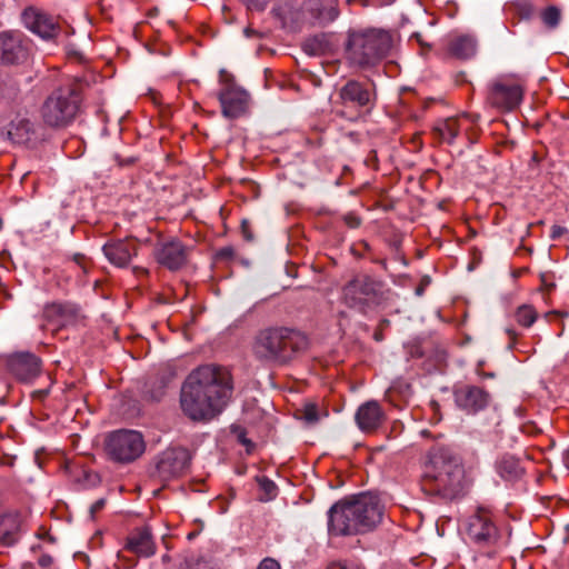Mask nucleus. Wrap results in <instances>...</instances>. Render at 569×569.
<instances>
[{
    "label": "nucleus",
    "instance_id": "1",
    "mask_svg": "<svg viewBox=\"0 0 569 569\" xmlns=\"http://www.w3.org/2000/svg\"><path fill=\"white\" fill-rule=\"evenodd\" d=\"M231 392V375L226 368L200 366L182 385L181 409L193 421L210 420L222 410Z\"/></svg>",
    "mask_w": 569,
    "mask_h": 569
},
{
    "label": "nucleus",
    "instance_id": "2",
    "mask_svg": "<svg viewBox=\"0 0 569 569\" xmlns=\"http://www.w3.org/2000/svg\"><path fill=\"white\" fill-rule=\"evenodd\" d=\"M423 477L447 499L465 496L471 485L462 457L452 447L439 443L426 453Z\"/></svg>",
    "mask_w": 569,
    "mask_h": 569
},
{
    "label": "nucleus",
    "instance_id": "3",
    "mask_svg": "<svg viewBox=\"0 0 569 569\" xmlns=\"http://www.w3.org/2000/svg\"><path fill=\"white\" fill-rule=\"evenodd\" d=\"M382 518V506L372 493H360L336 502L328 510V531L332 536H353L372 530Z\"/></svg>",
    "mask_w": 569,
    "mask_h": 569
},
{
    "label": "nucleus",
    "instance_id": "4",
    "mask_svg": "<svg viewBox=\"0 0 569 569\" xmlns=\"http://www.w3.org/2000/svg\"><path fill=\"white\" fill-rule=\"evenodd\" d=\"M307 345L308 339L300 331L288 327H268L254 336L251 351L260 362L284 365L305 350Z\"/></svg>",
    "mask_w": 569,
    "mask_h": 569
},
{
    "label": "nucleus",
    "instance_id": "5",
    "mask_svg": "<svg viewBox=\"0 0 569 569\" xmlns=\"http://www.w3.org/2000/svg\"><path fill=\"white\" fill-rule=\"evenodd\" d=\"M392 42L390 32L383 29L350 31L346 42V58L353 66L373 67L388 56Z\"/></svg>",
    "mask_w": 569,
    "mask_h": 569
},
{
    "label": "nucleus",
    "instance_id": "6",
    "mask_svg": "<svg viewBox=\"0 0 569 569\" xmlns=\"http://www.w3.org/2000/svg\"><path fill=\"white\" fill-rule=\"evenodd\" d=\"M81 94L74 87H61L53 90L40 108L42 122L52 129H62L71 124L81 107Z\"/></svg>",
    "mask_w": 569,
    "mask_h": 569
},
{
    "label": "nucleus",
    "instance_id": "7",
    "mask_svg": "<svg viewBox=\"0 0 569 569\" xmlns=\"http://www.w3.org/2000/svg\"><path fill=\"white\" fill-rule=\"evenodd\" d=\"M466 533L469 541L490 558L498 555L508 543L491 513L482 508L468 518Z\"/></svg>",
    "mask_w": 569,
    "mask_h": 569
},
{
    "label": "nucleus",
    "instance_id": "8",
    "mask_svg": "<svg viewBox=\"0 0 569 569\" xmlns=\"http://www.w3.org/2000/svg\"><path fill=\"white\" fill-rule=\"evenodd\" d=\"M339 103L342 109L338 111L350 121L359 119L363 113L375 107L376 93L370 84L358 80H348L338 91Z\"/></svg>",
    "mask_w": 569,
    "mask_h": 569
},
{
    "label": "nucleus",
    "instance_id": "9",
    "mask_svg": "<svg viewBox=\"0 0 569 569\" xmlns=\"http://www.w3.org/2000/svg\"><path fill=\"white\" fill-rule=\"evenodd\" d=\"M104 450L113 462L127 465L143 455L146 441L142 433L137 430L120 429L108 435Z\"/></svg>",
    "mask_w": 569,
    "mask_h": 569
},
{
    "label": "nucleus",
    "instance_id": "10",
    "mask_svg": "<svg viewBox=\"0 0 569 569\" xmlns=\"http://www.w3.org/2000/svg\"><path fill=\"white\" fill-rule=\"evenodd\" d=\"M523 93L525 80L521 77L503 74L489 83L487 101L500 111H512L521 103Z\"/></svg>",
    "mask_w": 569,
    "mask_h": 569
},
{
    "label": "nucleus",
    "instance_id": "11",
    "mask_svg": "<svg viewBox=\"0 0 569 569\" xmlns=\"http://www.w3.org/2000/svg\"><path fill=\"white\" fill-rule=\"evenodd\" d=\"M219 83L221 89L218 99L222 116L228 119H236L244 114L249 108V92L238 86L234 77L226 69H221L219 72Z\"/></svg>",
    "mask_w": 569,
    "mask_h": 569
},
{
    "label": "nucleus",
    "instance_id": "12",
    "mask_svg": "<svg viewBox=\"0 0 569 569\" xmlns=\"http://www.w3.org/2000/svg\"><path fill=\"white\" fill-rule=\"evenodd\" d=\"M380 289V282L372 277L358 274L345 284L342 299L349 308L365 312L368 307L377 302Z\"/></svg>",
    "mask_w": 569,
    "mask_h": 569
},
{
    "label": "nucleus",
    "instance_id": "13",
    "mask_svg": "<svg viewBox=\"0 0 569 569\" xmlns=\"http://www.w3.org/2000/svg\"><path fill=\"white\" fill-rule=\"evenodd\" d=\"M190 461L189 450L182 447H170L158 456L153 476L162 482L179 478L186 472Z\"/></svg>",
    "mask_w": 569,
    "mask_h": 569
},
{
    "label": "nucleus",
    "instance_id": "14",
    "mask_svg": "<svg viewBox=\"0 0 569 569\" xmlns=\"http://www.w3.org/2000/svg\"><path fill=\"white\" fill-rule=\"evenodd\" d=\"M272 12L280 20L282 28L291 32L318 24L312 9L307 10L301 0H286L274 7Z\"/></svg>",
    "mask_w": 569,
    "mask_h": 569
},
{
    "label": "nucleus",
    "instance_id": "15",
    "mask_svg": "<svg viewBox=\"0 0 569 569\" xmlns=\"http://www.w3.org/2000/svg\"><path fill=\"white\" fill-rule=\"evenodd\" d=\"M7 367L17 380L24 383L32 382L41 372L40 359L30 352H18L9 356Z\"/></svg>",
    "mask_w": 569,
    "mask_h": 569
},
{
    "label": "nucleus",
    "instance_id": "16",
    "mask_svg": "<svg viewBox=\"0 0 569 569\" xmlns=\"http://www.w3.org/2000/svg\"><path fill=\"white\" fill-rule=\"evenodd\" d=\"M22 22L27 29L42 39H53L60 31L56 20L36 8H27L22 13Z\"/></svg>",
    "mask_w": 569,
    "mask_h": 569
},
{
    "label": "nucleus",
    "instance_id": "17",
    "mask_svg": "<svg viewBox=\"0 0 569 569\" xmlns=\"http://www.w3.org/2000/svg\"><path fill=\"white\" fill-rule=\"evenodd\" d=\"M28 58V48L22 34L4 31L0 33V63L19 64Z\"/></svg>",
    "mask_w": 569,
    "mask_h": 569
},
{
    "label": "nucleus",
    "instance_id": "18",
    "mask_svg": "<svg viewBox=\"0 0 569 569\" xmlns=\"http://www.w3.org/2000/svg\"><path fill=\"white\" fill-rule=\"evenodd\" d=\"M490 400L489 393L477 386H463L455 391L457 406L467 413L483 410Z\"/></svg>",
    "mask_w": 569,
    "mask_h": 569
},
{
    "label": "nucleus",
    "instance_id": "19",
    "mask_svg": "<svg viewBox=\"0 0 569 569\" xmlns=\"http://www.w3.org/2000/svg\"><path fill=\"white\" fill-rule=\"evenodd\" d=\"M157 261L169 270L180 269L187 260L184 246L178 240L163 242L156 249Z\"/></svg>",
    "mask_w": 569,
    "mask_h": 569
},
{
    "label": "nucleus",
    "instance_id": "20",
    "mask_svg": "<svg viewBox=\"0 0 569 569\" xmlns=\"http://www.w3.org/2000/svg\"><path fill=\"white\" fill-rule=\"evenodd\" d=\"M137 246L130 240H111L103 247L104 257L110 263L118 268H124L129 264L131 258L137 254Z\"/></svg>",
    "mask_w": 569,
    "mask_h": 569
},
{
    "label": "nucleus",
    "instance_id": "21",
    "mask_svg": "<svg viewBox=\"0 0 569 569\" xmlns=\"http://www.w3.org/2000/svg\"><path fill=\"white\" fill-rule=\"evenodd\" d=\"M126 550L138 557L149 558L156 553V543L149 527L137 528L127 537Z\"/></svg>",
    "mask_w": 569,
    "mask_h": 569
},
{
    "label": "nucleus",
    "instance_id": "22",
    "mask_svg": "<svg viewBox=\"0 0 569 569\" xmlns=\"http://www.w3.org/2000/svg\"><path fill=\"white\" fill-rule=\"evenodd\" d=\"M383 411L381 406L375 401L362 403L356 412V422L360 430L370 432L376 430L383 420Z\"/></svg>",
    "mask_w": 569,
    "mask_h": 569
},
{
    "label": "nucleus",
    "instance_id": "23",
    "mask_svg": "<svg viewBox=\"0 0 569 569\" xmlns=\"http://www.w3.org/2000/svg\"><path fill=\"white\" fill-rule=\"evenodd\" d=\"M7 137L14 143H30L37 140L36 126L30 119L18 116L9 123Z\"/></svg>",
    "mask_w": 569,
    "mask_h": 569
},
{
    "label": "nucleus",
    "instance_id": "24",
    "mask_svg": "<svg viewBox=\"0 0 569 569\" xmlns=\"http://www.w3.org/2000/svg\"><path fill=\"white\" fill-rule=\"evenodd\" d=\"M495 470L502 480L509 482L518 481L525 475L520 460L510 453H503L497 458Z\"/></svg>",
    "mask_w": 569,
    "mask_h": 569
},
{
    "label": "nucleus",
    "instance_id": "25",
    "mask_svg": "<svg viewBox=\"0 0 569 569\" xmlns=\"http://www.w3.org/2000/svg\"><path fill=\"white\" fill-rule=\"evenodd\" d=\"M307 10L312 9L317 23L327 24L338 17V0H301Z\"/></svg>",
    "mask_w": 569,
    "mask_h": 569
},
{
    "label": "nucleus",
    "instance_id": "26",
    "mask_svg": "<svg viewBox=\"0 0 569 569\" xmlns=\"http://www.w3.org/2000/svg\"><path fill=\"white\" fill-rule=\"evenodd\" d=\"M477 42L471 36H459L450 42V51L453 56L468 59L476 52Z\"/></svg>",
    "mask_w": 569,
    "mask_h": 569
},
{
    "label": "nucleus",
    "instance_id": "27",
    "mask_svg": "<svg viewBox=\"0 0 569 569\" xmlns=\"http://www.w3.org/2000/svg\"><path fill=\"white\" fill-rule=\"evenodd\" d=\"M460 120L458 118H447L439 120L435 126V131L443 142L452 143L460 131Z\"/></svg>",
    "mask_w": 569,
    "mask_h": 569
},
{
    "label": "nucleus",
    "instance_id": "28",
    "mask_svg": "<svg viewBox=\"0 0 569 569\" xmlns=\"http://www.w3.org/2000/svg\"><path fill=\"white\" fill-rule=\"evenodd\" d=\"M537 316L538 315L535 308L529 305H522L518 307L515 315L517 322L526 328H529L535 323Z\"/></svg>",
    "mask_w": 569,
    "mask_h": 569
},
{
    "label": "nucleus",
    "instance_id": "29",
    "mask_svg": "<svg viewBox=\"0 0 569 569\" xmlns=\"http://www.w3.org/2000/svg\"><path fill=\"white\" fill-rule=\"evenodd\" d=\"M257 482L260 490L264 493V500H270L277 496L278 488L271 479L267 477H258Z\"/></svg>",
    "mask_w": 569,
    "mask_h": 569
},
{
    "label": "nucleus",
    "instance_id": "30",
    "mask_svg": "<svg viewBox=\"0 0 569 569\" xmlns=\"http://www.w3.org/2000/svg\"><path fill=\"white\" fill-rule=\"evenodd\" d=\"M560 17V10L555 6H550L542 13V21L546 26L556 28L559 24Z\"/></svg>",
    "mask_w": 569,
    "mask_h": 569
},
{
    "label": "nucleus",
    "instance_id": "31",
    "mask_svg": "<svg viewBox=\"0 0 569 569\" xmlns=\"http://www.w3.org/2000/svg\"><path fill=\"white\" fill-rule=\"evenodd\" d=\"M179 569H212V567L202 558H190L181 562Z\"/></svg>",
    "mask_w": 569,
    "mask_h": 569
},
{
    "label": "nucleus",
    "instance_id": "32",
    "mask_svg": "<svg viewBox=\"0 0 569 569\" xmlns=\"http://www.w3.org/2000/svg\"><path fill=\"white\" fill-rule=\"evenodd\" d=\"M305 50L313 56L321 54L323 52V42L318 37H315L305 43Z\"/></svg>",
    "mask_w": 569,
    "mask_h": 569
},
{
    "label": "nucleus",
    "instance_id": "33",
    "mask_svg": "<svg viewBox=\"0 0 569 569\" xmlns=\"http://www.w3.org/2000/svg\"><path fill=\"white\" fill-rule=\"evenodd\" d=\"M243 2L250 11H263L271 0H243Z\"/></svg>",
    "mask_w": 569,
    "mask_h": 569
},
{
    "label": "nucleus",
    "instance_id": "34",
    "mask_svg": "<svg viewBox=\"0 0 569 569\" xmlns=\"http://www.w3.org/2000/svg\"><path fill=\"white\" fill-rule=\"evenodd\" d=\"M327 569H363L360 565L356 562H331Z\"/></svg>",
    "mask_w": 569,
    "mask_h": 569
},
{
    "label": "nucleus",
    "instance_id": "35",
    "mask_svg": "<svg viewBox=\"0 0 569 569\" xmlns=\"http://www.w3.org/2000/svg\"><path fill=\"white\" fill-rule=\"evenodd\" d=\"M0 540L3 546H13L18 540L17 533L14 531H6L1 535Z\"/></svg>",
    "mask_w": 569,
    "mask_h": 569
},
{
    "label": "nucleus",
    "instance_id": "36",
    "mask_svg": "<svg viewBox=\"0 0 569 569\" xmlns=\"http://www.w3.org/2000/svg\"><path fill=\"white\" fill-rule=\"evenodd\" d=\"M257 569H281L280 563L273 558L261 560Z\"/></svg>",
    "mask_w": 569,
    "mask_h": 569
},
{
    "label": "nucleus",
    "instance_id": "37",
    "mask_svg": "<svg viewBox=\"0 0 569 569\" xmlns=\"http://www.w3.org/2000/svg\"><path fill=\"white\" fill-rule=\"evenodd\" d=\"M343 221L350 228H358L361 224V219L357 214H355L352 212L347 213L343 217Z\"/></svg>",
    "mask_w": 569,
    "mask_h": 569
},
{
    "label": "nucleus",
    "instance_id": "38",
    "mask_svg": "<svg viewBox=\"0 0 569 569\" xmlns=\"http://www.w3.org/2000/svg\"><path fill=\"white\" fill-rule=\"evenodd\" d=\"M303 418L308 422H316L318 421V413L315 406H308L305 409Z\"/></svg>",
    "mask_w": 569,
    "mask_h": 569
},
{
    "label": "nucleus",
    "instance_id": "39",
    "mask_svg": "<svg viewBox=\"0 0 569 569\" xmlns=\"http://www.w3.org/2000/svg\"><path fill=\"white\" fill-rule=\"evenodd\" d=\"M106 505V499L104 498H100L98 499L97 501H94L91 507H90V516L91 518L93 519L96 513L99 512L100 510L103 509Z\"/></svg>",
    "mask_w": 569,
    "mask_h": 569
},
{
    "label": "nucleus",
    "instance_id": "40",
    "mask_svg": "<svg viewBox=\"0 0 569 569\" xmlns=\"http://www.w3.org/2000/svg\"><path fill=\"white\" fill-rule=\"evenodd\" d=\"M566 232H567V228L559 226V224H553L550 230V238L553 240L559 239Z\"/></svg>",
    "mask_w": 569,
    "mask_h": 569
},
{
    "label": "nucleus",
    "instance_id": "41",
    "mask_svg": "<svg viewBox=\"0 0 569 569\" xmlns=\"http://www.w3.org/2000/svg\"><path fill=\"white\" fill-rule=\"evenodd\" d=\"M241 232H242L243 238L247 241L253 240V234L250 230V223L247 220H242V222H241Z\"/></svg>",
    "mask_w": 569,
    "mask_h": 569
},
{
    "label": "nucleus",
    "instance_id": "42",
    "mask_svg": "<svg viewBox=\"0 0 569 569\" xmlns=\"http://www.w3.org/2000/svg\"><path fill=\"white\" fill-rule=\"evenodd\" d=\"M243 34L247 37V38H253V37H257V38H261L262 34L261 32L252 29L251 27H247L244 28L243 30Z\"/></svg>",
    "mask_w": 569,
    "mask_h": 569
},
{
    "label": "nucleus",
    "instance_id": "43",
    "mask_svg": "<svg viewBox=\"0 0 569 569\" xmlns=\"http://www.w3.org/2000/svg\"><path fill=\"white\" fill-rule=\"evenodd\" d=\"M239 441L248 448V450L252 447V442L246 437L244 432H240L238 435Z\"/></svg>",
    "mask_w": 569,
    "mask_h": 569
},
{
    "label": "nucleus",
    "instance_id": "44",
    "mask_svg": "<svg viewBox=\"0 0 569 569\" xmlns=\"http://www.w3.org/2000/svg\"><path fill=\"white\" fill-rule=\"evenodd\" d=\"M506 333L509 336L511 342L509 343V348H512L513 347V343L516 341V338H517V332L515 329L512 328H507L506 329Z\"/></svg>",
    "mask_w": 569,
    "mask_h": 569
},
{
    "label": "nucleus",
    "instance_id": "45",
    "mask_svg": "<svg viewBox=\"0 0 569 569\" xmlns=\"http://www.w3.org/2000/svg\"><path fill=\"white\" fill-rule=\"evenodd\" d=\"M52 559L50 556H42L39 559V563L41 567H48L51 563Z\"/></svg>",
    "mask_w": 569,
    "mask_h": 569
},
{
    "label": "nucleus",
    "instance_id": "46",
    "mask_svg": "<svg viewBox=\"0 0 569 569\" xmlns=\"http://www.w3.org/2000/svg\"><path fill=\"white\" fill-rule=\"evenodd\" d=\"M562 460L566 468L569 469V449L563 452Z\"/></svg>",
    "mask_w": 569,
    "mask_h": 569
},
{
    "label": "nucleus",
    "instance_id": "47",
    "mask_svg": "<svg viewBox=\"0 0 569 569\" xmlns=\"http://www.w3.org/2000/svg\"><path fill=\"white\" fill-rule=\"evenodd\" d=\"M412 38H415L420 46H426V43L422 40V36L420 33H418V32L413 33Z\"/></svg>",
    "mask_w": 569,
    "mask_h": 569
},
{
    "label": "nucleus",
    "instance_id": "48",
    "mask_svg": "<svg viewBox=\"0 0 569 569\" xmlns=\"http://www.w3.org/2000/svg\"><path fill=\"white\" fill-rule=\"evenodd\" d=\"M220 254L221 256H231L232 254V249L223 248V249H221Z\"/></svg>",
    "mask_w": 569,
    "mask_h": 569
},
{
    "label": "nucleus",
    "instance_id": "49",
    "mask_svg": "<svg viewBox=\"0 0 569 569\" xmlns=\"http://www.w3.org/2000/svg\"><path fill=\"white\" fill-rule=\"evenodd\" d=\"M133 270L136 273H147V270L143 268H134Z\"/></svg>",
    "mask_w": 569,
    "mask_h": 569
},
{
    "label": "nucleus",
    "instance_id": "50",
    "mask_svg": "<svg viewBox=\"0 0 569 569\" xmlns=\"http://www.w3.org/2000/svg\"><path fill=\"white\" fill-rule=\"evenodd\" d=\"M52 308L57 311V312H62V306L61 305H53Z\"/></svg>",
    "mask_w": 569,
    "mask_h": 569
}]
</instances>
